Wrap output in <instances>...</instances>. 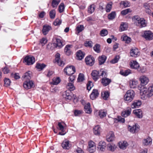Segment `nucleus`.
<instances>
[{"label": "nucleus", "mask_w": 153, "mask_h": 153, "mask_svg": "<svg viewBox=\"0 0 153 153\" xmlns=\"http://www.w3.org/2000/svg\"><path fill=\"white\" fill-rule=\"evenodd\" d=\"M139 89L140 90L141 98L143 100H146L153 95V85L150 86L148 88L142 86Z\"/></svg>", "instance_id": "obj_1"}, {"label": "nucleus", "mask_w": 153, "mask_h": 153, "mask_svg": "<svg viewBox=\"0 0 153 153\" xmlns=\"http://www.w3.org/2000/svg\"><path fill=\"white\" fill-rule=\"evenodd\" d=\"M133 20L136 25L140 27H144L146 26L145 20L143 18H140L137 16H134Z\"/></svg>", "instance_id": "obj_2"}, {"label": "nucleus", "mask_w": 153, "mask_h": 153, "mask_svg": "<svg viewBox=\"0 0 153 153\" xmlns=\"http://www.w3.org/2000/svg\"><path fill=\"white\" fill-rule=\"evenodd\" d=\"M135 96L134 91L131 90L128 91L124 96L125 100L128 102L131 101L134 99Z\"/></svg>", "instance_id": "obj_3"}, {"label": "nucleus", "mask_w": 153, "mask_h": 153, "mask_svg": "<svg viewBox=\"0 0 153 153\" xmlns=\"http://www.w3.org/2000/svg\"><path fill=\"white\" fill-rule=\"evenodd\" d=\"M22 79L24 82L23 83V87L26 89H29V72L27 71L22 76Z\"/></svg>", "instance_id": "obj_4"}, {"label": "nucleus", "mask_w": 153, "mask_h": 153, "mask_svg": "<svg viewBox=\"0 0 153 153\" xmlns=\"http://www.w3.org/2000/svg\"><path fill=\"white\" fill-rule=\"evenodd\" d=\"M142 37L147 41H151L153 39V33L150 30H145L144 31Z\"/></svg>", "instance_id": "obj_5"}, {"label": "nucleus", "mask_w": 153, "mask_h": 153, "mask_svg": "<svg viewBox=\"0 0 153 153\" xmlns=\"http://www.w3.org/2000/svg\"><path fill=\"white\" fill-rule=\"evenodd\" d=\"M64 71L67 75H70L75 72V69L73 66H67L64 69Z\"/></svg>", "instance_id": "obj_6"}, {"label": "nucleus", "mask_w": 153, "mask_h": 153, "mask_svg": "<svg viewBox=\"0 0 153 153\" xmlns=\"http://www.w3.org/2000/svg\"><path fill=\"white\" fill-rule=\"evenodd\" d=\"M85 62L87 65L92 66L95 62V59L92 56H88L85 58Z\"/></svg>", "instance_id": "obj_7"}, {"label": "nucleus", "mask_w": 153, "mask_h": 153, "mask_svg": "<svg viewBox=\"0 0 153 153\" xmlns=\"http://www.w3.org/2000/svg\"><path fill=\"white\" fill-rule=\"evenodd\" d=\"M96 146L95 143L93 141H90L88 143V151L90 153H93L96 150Z\"/></svg>", "instance_id": "obj_8"}, {"label": "nucleus", "mask_w": 153, "mask_h": 153, "mask_svg": "<svg viewBox=\"0 0 153 153\" xmlns=\"http://www.w3.org/2000/svg\"><path fill=\"white\" fill-rule=\"evenodd\" d=\"M64 123L59 122L58 123V127L57 128V129L59 130H60L61 132H59V134L61 135H64L66 133V132L65 130L66 129V127L64 126L63 124H64Z\"/></svg>", "instance_id": "obj_9"}, {"label": "nucleus", "mask_w": 153, "mask_h": 153, "mask_svg": "<svg viewBox=\"0 0 153 153\" xmlns=\"http://www.w3.org/2000/svg\"><path fill=\"white\" fill-rule=\"evenodd\" d=\"M128 130L132 133H137L140 130V126L137 124H135L132 126H129Z\"/></svg>", "instance_id": "obj_10"}, {"label": "nucleus", "mask_w": 153, "mask_h": 153, "mask_svg": "<svg viewBox=\"0 0 153 153\" xmlns=\"http://www.w3.org/2000/svg\"><path fill=\"white\" fill-rule=\"evenodd\" d=\"M106 144L104 141H101L98 144L97 148L99 151L103 152L105 150Z\"/></svg>", "instance_id": "obj_11"}, {"label": "nucleus", "mask_w": 153, "mask_h": 153, "mask_svg": "<svg viewBox=\"0 0 153 153\" xmlns=\"http://www.w3.org/2000/svg\"><path fill=\"white\" fill-rule=\"evenodd\" d=\"M140 53L139 51L137 48H134L130 50V54L132 57H137L140 55Z\"/></svg>", "instance_id": "obj_12"}, {"label": "nucleus", "mask_w": 153, "mask_h": 153, "mask_svg": "<svg viewBox=\"0 0 153 153\" xmlns=\"http://www.w3.org/2000/svg\"><path fill=\"white\" fill-rule=\"evenodd\" d=\"M139 79L141 83L143 85L147 84L149 81V78L145 75H143L140 76Z\"/></svg>", "instance_id": "obj_13"}, {"label": "nucleus", "mask_w": 153, "mask_h": 153, "mask_svg": "<svg viewBox=\"0 0 153 153\" xmlns=\"http://www.w3.org/2000/svg\"><path fill=\"white\" fill-rule=\"evenodd\" d=\"M54 44V47L58 49L62 48L64 45L61 40L59 39H56V42Z\"/></svg>", "instance_id": "obj_14"}, {"label": "nucleus", "mask_w": 153, "mask_h": 153, "mask_svg": "<svg viewBox=\"0 0 153 153\" xmlns=\"http://www.w3.org/2000/svg\"><path fill=\"white\" fill-rule=\"evenodd\" d=\"M55 60L58 65L59 66H63L64 65L63 62L62 61L60 58V54L59 53H57L56 54Z\"/></svg>", "instance_id": "obj_15"}, {"label": "nucleus", "mask_w": 153, "mask_h": 153, "mask_svg": "<svg viewBox=\"0 0 153 153\" xmlns=\"http://www.w3.org/2000/svg\"><path fill=\"white\" fill-rule=\"evenodd\" d=\"M55 60L58 65L59 66H63L64 65L63 62L62 61L60 58V54L59 53H57L56 54Z\"/></svg>", "instance_id": "obj_16"}, {"label": "nucleus", "mask_w": 153, "mask_h": 153, "mask_svg": "<svg viewBox=\"0 0 153 153\" xmlns=\"http://www.w3.org/2000/svg\"><path fill=\"white\" fill-rule=\"evenodd\" d=\"M100 73L99 71H97L96 70H94L92 71L91 73V75L92 76L93 79L95 81H96L99 78Z\"/></svg>", "instance_id": "obj_17"}, {"label": "nucleus", "mask_w": 153, "mask_h": 153, "mask_svg": "<svg viewBox=\"0 0 153 153\" xmlns=\"http://www.w3.org/2000/svg\"><path fill=\"white\" fill-rule=\"evenodd\" d=\"M99 95L98 90L97 89H94L90 95V98L91 100H94L98 97Z\"/></svg>", "instance_id": "obj_18"}, {"label": "nucleus", "mask_w": 153, "mask_h": 153, "mask_svg": "<svg viewBox=\"0 0 153 153\" xmlns=\"http://www.w3.org/2000/svg\"><path fill=\"white\" fill-rule=\"evenodd\" d=\"M111 82L110 79L106 78H102L101 80V83L104 86L108 85Z\"/></svg>", "instance_id": "obj_19"}, {"label": "nucleus", "mask_w": 153, "mask_h": 153, "mask_svg": "<svg viewBox=\"0 0 153 153\" xmlns=\"http://www.w3.org/2000/svg\"><path fill=\"white\" fill-rule=\"evenodd\" d=\"M142 102L141 100H137L134 101L133 103L131 105V108H138L141 105Z\"/></svg>", "instance_id": "obj_20"}, {"label": "nucleus", "mask_w": 153, "mask_h": 153, "mask_svg": "<svg viewBox=\"0 0 153 153\" xmlns=\"http://www.w3.org/2000/svg\"><path fill=\"white\" fill-rule=\"evenodd\" d=\"M51 28V27L49 25H47L43 26L42 30L43 34L44 35H46Z\"/></svg>", "instance_id": "obj_21"}, {"label": "nucleus", "mask_w": 153, "mask_h": 153, "mask_svg": "<svg viewBox=\"0 0 153 153\" xmlns=\"http://www.w3.org/2000/svg\"><path fill=\"white\" fill-rule=\"evenodd\" d=\"M152 139L148 137L146 138H145L143 140V144L144 146H147L152 144Z\"/></svg>", "instance_id": "obj_22"}, {"label": "nucleus", "mask_w": 153, "mask_h": 153, "mask_svg": "<svg viewBox=\"0 0 153 153\" xmlns=\"http://www.w3.org/2000/svg\"><path fill=\"white\" fill-rule=\"evenodd\" d=\"M85 55L84 53L81 50L78 51L76 53V56L77 59L81 60L83 58Z\"/></svg>", "instance_id": "obj_23"}, {"label": "nucleus", "mask_w": 153, "mask_h": 153, "mask_svg": "<svg viewBox=\"0 0 153 153\" xmlns=\"http://www.w3.org/2000/svg\"><path fill=\"white\" fill-rule=\"evenodd\" d=\"M130 65L131 68L135 69H137L140 66L138 63L136 61L131 62Z\"/></svg>", "instance_id": "obj_24"}, {"label": "nucleus", "mask_w": 153, "mask_h": 153, "mask_svg": "<svg viewBox=\"0 0 153 153\" xmlns=\"http://www.w3.org/2000/svg\"><path fill=\"white\" fill-rule=\"evenodd\" d=\"M71 45H68L66 46L65 48L64 52L67 55H70L71 53Z\"/></svg>", "instance_id": "obj_25"}, {"label": "nucleus", "mask_w": 153, "mask_h": 153, "mask_svg": "<svg viewBox=\"0 0 153 153\" xmlns=\"http://www.w3.org/2000/svg\"><path fill=\"white\" fill-rule=\"evenodd\" d=\"M128 146V143L126 141H121L119 143V147L121 149H125Z\"/></svg>", "instance_id": "obj_26"}, {"label": "nucleus", "mask_w": 153, "mask_h": 153, "mask_svg": "<svg viewBox=\"0 0 153 153\" xmlns=\"http://www.w3.org/2000/svg\"><path fill=\"white\" fill-rule=\"evenodd\" d=\"M101 128L99 125H97L93 128V132L95 135H99L100 133Z\"/></svg>", "instance_id": "obj_27"}, {"label": "nucleus", "mask_w": 153, "mask_h": 153, "mask_svg": "<svg viewBox=\"0 0 153 153\" xmlns=\"http://www.w3.org/2000/svg\"><path fill=\"white\" fill-rule=\"evenodd\" d=\"M114 134L112 132H110L107 136L106 139L108 142H110L113 141L114 140Z\"/></svg>", "instance_id": "obj_28"}, {"label": "nucleus", "mask_w": 153, "mask_h": 153, "mask_svg": "<svg viewBox=\"0 0 153 153\" xmlns=\"http://www.w3.org/2000/svg\"><path fill=\"white\" fill-rule=\"evenodd\" d=\"M116 145L114 144L109 143L107 145V149L109 151L114 152L116 149Z\"/></svg>", "instance_id": "obj_29"}, {"label": "nucleus", "mask_w": 153, "mask_h": 153, "mask_svg": "<svg viewBox=\"0 0 153 153\" xmlns=\"http://www.w3.org/2000/svg\"><path fill=\"white\" fill-rule=\"evenodd\" d=\"M84 109L85 112L88 114H90L92 112V110L90 108V103L88 102L84 106Z\"/></svg>", "instance_id": "obj_30"}, {"label": "nucleus", "mask_w": 153, "mask_h": 153, "mask_svg": "<svg viewBox=\"0 0 153 153\" xmlns=\"http://www.w3.org/2000/svg\"><path fill=\"white\" fill-rule=\"evenodd\" d=\"M131 111V108L130 107H128L126 110L122 112V116L124 117H126L130 115Z\"/></svg>", "instance_id": "obj_31"}, {"label": "nucleus", "mask_w": 153, "mask_h": 153, "mask_svg": "<svg viewBox=\"0 0 153 153\" xmlns=\"http://www.w3.org/2000/svg\"><path fill=\"white\" fill-rule=\"evenodd\" d=\"M107 57L104 55H102L100 56L98 58L99 64L101 65L103 64L106 60Z\"/></svg>", "instance_id": "obj_32"}, {"label": "nucleus", "mask_w": 153, "mask_h": 153, "mask_svg": "<svg viewBox=\"0 0 153 153\" xmlns=\"http://www.w3.org/2000/svg\"><path fill=\"white\" fill-rule=\"evenodd\" d=\"M121 39L126 43H129L131 41V38L128 37L126 35H123L121 37Z\"/></svg>", "instance_id": "obj_33"}, {"label": "nucleus", "mask_w": 153, "mask_h": 153, "mask_svg": "<svg viewBox=\"0 0 153 153\" xmlns=\"http://www.w3.org/2000/svg\"><path fill=\"white\" fill-rule=\"evenodd\" d=\"M133 112L138 118H140L142 117V112L140 109L135 110Z\"/></svg>", "instance_id": "obj_34"}, {"label": "nucleus", "mask_w": 153, "mask_h": 153, "mask_svg": "<svg viewBox=\"0 0 153 153\" xmlns=\"http://www.w3.org/2000/svg\"><path fill=\"white\" fill-rule=\"evenodd\" d=\"M67 88L69 90L68 91L71 93V91L74 90L75 88L73 82H69L66 85Z\"/></svg>", "instance_id": "obj_35"}, {"label": "nucleus", "mask_w": 153, "mask_h": 153, "mask_svg": "<svg viewBox=\"0 0 153 153\" xmlns=\"http://www.w3.org/2000/svg\"><path fill=\"white\" fill-rule=\"evenodd\" d=\"M138 82L137 81L134 80H131L129 81V85L131 88H135L137 85Z\"/></svg>", "instance_id": "obj_36"}, {"label": "nucleus", "mask_w": 153, "mask_h": 153, "mask_svg": "<svg viewBox=\"0 0 153 153\" xmlns=\"http://www.w3.org/2000/svg\"><path fill=\"white\" fill-rule=\"evenodd\" d=\"M62 148L64 149H68L69 147V142L67 140H64L62 144Z\"/></svg>", "instance_id": "obj_37"}, {"label": "nucleus", "mask_w": 153, "mask_h": 153, "mask_svg": "<svg viewBox=\"0 0 153 153\" xmlns=\"http://www.w3.org/2000/svg\"><path fill=\"white\" fill-rule=\"evenodd\" d=\"M128 27V25L126 23L122 22L120 27V30L121 31H122L127 29Z\"/></svg>", "instance_id": "obj_38"}, {"label": "nucleus", "mask_w": 153, "mask_h": 153, "mask_svg": "<svg viewBox=\"0 0 153 153\" xmlns=\"http://www.w3.org/2000/svg\"><path fill=\"white\" fill-rule=\"evenodd\" d=\"M98 115L101 118L105 117L107 114L106 111L104 110H101L98 112Z\"/></svg>", "instance_id": "obj_39"}, {"label": "nucleus", "mask_w": 153, "mask_h": 153, "mask_svg": "<svg viewBox=\"0 0 153 153\" xmlns=\"http://www.w3.org/2000/svg\"><path fill=\"white\" fill-rule=\"evenodd\" d=\"M116 14L115 11H112L108 16V18L109 20H112L115 18Z\"/></svg>", "instance_id": "obj_40"}, {"label": "nucleus", "mask_w": 153, "mask_h": 153, "mask_svg": "<svg viewBox=\"0 0 153 153\" xmlns=\"http://www.w3.org/2000/svg\"><path fill=\"white\" fill-rule=\"evenodd\" d=\"M60 81V79L59 77H55L53 79V81L51 83L54 85H56L59 83Z\"/></svg>", "instance_id": "obj_41"}, {"label": "nucleus", "mask_w": 153, "mask_h": 153, "mask_svg": "<svg viewBox=\"0 0 153 153\" xmlns=\"http://www.w3.org/2000/svg\"><path fill=\"white\" fill-rule=\"evenodd\" d=\"M112 2H111L107 4L105 7V10L107 12L110 11L112 8Z\"/></svg>", "instance_id": "obj_42"}, {"label": "nucleus", "mask_w": 153, "mask_h": 153, "mask_svg": "<svg viewBox=\"0 0 153 153\" xmlns=\"http://www.w3.org/2000/svg\"><path fill=\"white\" fill-rule=\"evenodd\" d=\"M95 6L94 4L90 5L88 7V12L90 14L92 13L94 11Z\"/></svg>", "instance_id": "obj_43"}, {"label": "nucleus", "mask_w": 153, "mask_h": 153, "mask_svg": "<svg viewBox=\"0 0 153 153\" xmlns=\"http://www.w3.org/2000/svg\"><path fill=\"white\" fill-rule=\"evenodd\" d=\"M46 65L44 64H41L39 63L36 64V67L37 69H39L40 71H41L43 69Z\"/></svg>", "instance_id": "obj_44"}, {"label": "nucleus", "mask_w": 153, "mask_h": 153, "mask_svg": "<svg viewBox=\"0 0 153 153\" xmlns=\"http://www.w3.org/2000/svg\"><path fill=\"white\" fill-rule=\"evenodd\" d=\"M84 29V27L83 25H78L76 27V30L77 31L76 34H78Z\"/></svg>", "instance_id": "obj_45"}, {"label": "nucleus", "mask_w": 153, "mask_h": 153, "mask_svg": "<svg viewBox=\"0 0 153 153\" xmlns=\"http://www.w3.org/2000/svg\"><path fill=\"white\" fill-rule=\"evenodd\" d=\"M131 73V70L128 69L125 71H120V74L124 76H127L130 74Z\"/></svg>", "instance_id": "obj_46"}, {"label": "nucleus", "mask_w": 153, "mask_h": 153, "mask_svg": "<svg viewBox=\"0 0 153 153\" xmlns=\"http://www.w3.org/2000/svg\"><path fill=\"white\" fill-rule=\"evenodd\" d=\"M4 85L6 87L9 86L11 83L10 80L8 78H5L4 79Z\"/></svg>", "instance_id": "obj_47"}, {"label": "nucleus", "mask_w": 153, "mask_h": 153, "mask_svg": "<svg viewBox=\"0 0 153 153\" xmlns=\"http://www.w3.org/2000/svg\"><path fill=\"white\" fill-rule=\"evenodd\" d=\"M108 33V31L105 29H103L101 30L100 32V35L102 36H106Z\"/></svg>", "instance_id": "obj_48"}, {"label": "nucleus", "mask_w": 153, "mask_h": 153, "mask_svg": "<svg viewBox=\"0 0 153 153\" xmlns=\"http://www.w3.org/2000/svg\"><path fill=\"white\" fill-rule=\"evenodd\" d=\"M100 45L98 44H96L93 47L94 50L97 53H99L100 52Z\"/></svg>", "instance_id": "obj_49"}, {"label": "nucleus", "mask_w": 153, "mask_h": 153, "mask_svg": "<svg viewBox=\"0 0 153 153\" xmlns=\"http://www.w3.org/2000/svg\"><path fill=\"white\" fill-rule=\"evenodd\" d=\"M99 72L100 76H101L102 78H106L107 77V73L105 71L102 70H100V71H99Z\"/></svg>", "instance_id": "obj_50"}, {"label": "nucleus", "mask_w": 153, "mask_h": 153, "mask_svg": "<svg viewBox=\"0 0 153 153\" xmlns=\"http://www.w3.org/2000/svg\"><path fill=\"white\" fill-rule=\"evenodd\" d=\"M55 48V47H54V43L53 44L50 43L47 45L46 48L48 50H52L54 49Z\"/></svg>", "instance_id": "obj_51"}, {"label": "nucleus", "mask_w": 153, "mask_h": 153, "mask_svg": "<svg viewBox=\"0 0 153 153\" xmlns=\"http://www.w3.org/2000/svg\"><path fill=\"white\" fill-rule=\"evenodd\" d=\"M60 0H52V6L53 7H57L59 3L60 2Z\"/></svg>", "instance_id": "obj_52"}, {"label": "nucleus", "mask_w": 153, "mask_h": 153, "mask_svg": "<svg viewBox=\"0 0 153 153\" xmlns=\"http://www.w3.org/2000/svg\"><path fill=\"white\" fill-rule=\"evenodd\" d=\"M109 93L108 91H105L102 93V96L104 99L106 100L108 97Z\"/></svg>", "instance_id": "obj_53"}, {"label": "nucleus", "mask_w": 153, "mask_h": 153, "mask_svg": "<svg viewBox=\"0 0 153 153\" xmlns=\"http://www.w3.org/2000/svg\"><path fill=\"white\" fill-rule=\"evenodd\" d=\"M35 58L32 55H29V65H33L35 62Z\"/></svg>", "instance_id": "obj_54"}, {"label": "nucleus", "mask_w": 153, "mask_h": 153, "mask_svg": "<svg viewBox=\"0 0 153 153\" xmlns=\"http://www.w3.org/2000/svg\"><path fill=\"white\" fill-rule=\"evenodd\" d=\"M49 15L51 19H54L56 15V12L55 10H51L50 12Z\"/></svg>", "instance_id": "obj_55"}, {"label": "nucleus", "mask_w": 153, "mask_h": 153, "mask_svg": "<svg viewBox=\"0 0 153 153\" xmlns=\"http://www.w3.org/2000/svg\"><path fill=\"white\" fill-rule=\"evenodd\" d=\"M64 95H65L64 97L66 99L70 100L71 98V96L70 95L69 92L66 91L64 93Z\"/></svg>", "instance_id": "obj_56"}, {"label": "nucleus", "mask_w": 153, "mask_h": 153, "mask_svg": "<svg viewBox=\"0 0 153 153\" xmlns=\"http://www.w3.org/2000/svg\"><path fill=\"white\" fill-rule=\"evenodd\" d=\"M121 4L125 7H129L130 6V3L127 1H123L121 2Z\"/></svg>", "instance_id": "obj_57"}, {"label": "nucleus", "mask_w": 153, "mask_h": 153, "mask_svg": "<svg viewBox=\"0 0 153 153\" xmlns=\"http://www.w3.org/2000/svg\"><path fill=\"white\" fill-rule=\"evenodd\" d=\"M84 79V75L83 74H80L77 79V80L78 82H82Z\"/></svg>", "instance_id": "obj_58"}, {"label": "nucleus", "mask_w": 153, "mask_h": 153, "mask_svg": "<svg viewBox=\"0 0 153 153\" xmlns=\"http://www.w3.org/2000/svg\"><path fill=\"white\" fill-rule=\"evenodd\" d=\"M23 62L26 65H29V55H27L24 58Z\"/></svg>", "instance_id": "obj_59"}, {"label": "nucleus", "mask_w": 153, "mask_h": 153, "mask_svg": "<svg viewBox=\"0 0 153 153\" xmlns=\"http://www.w3.org/2000/svg\"><path fill=\"white\" fill-rule=\"evenodd\" d=\"M130 12V9L129 8H128L122 11L121 12V14L123 15H125Z\"/></svg>", "instance_id": "obj_60"}, {"label": "nucleus", "mask_w": 153, "mask_h": 153, "mask_svg": "<svg viewBox=\"0 0 153 153\" xmlns=\"http://www.w3.org/2000/svg\"><path fill=\"white\" fill-rule=\"evenodd\" d=\"M65 8L64 5L63 3H61L59 7V11L60 13L62 12Z\"/></svg>", "instance_id": "obj_61"}, {"label": "nucleus", "mask_w": 153, "mask_h": 153, "mask_svg": "<svg viewBox=\"0 0 153 153\" xmlns=\"http://www.w3.org/2000/svg\"><path fill=\"white\" fill-rule=\"evenodd\" d=\"M47 40L45 38H43L40 40V42L42 46H43L47 43Z\"/></svg>", "instance_id": "obj_62"}, {"label": "nucleus", "mask_w": 153, "mask_h": 153, "mask_svg": "<svg viewBox=\"0 0 153 153\" xmlns=\"http://www.w3.org/2000/svg\"><path fill=\"white\" fill-rule=\"evenodd\" d=\"M120 58L119 56H116L111 61V62L113 64L116 63L118 62Z\"/></svg>", "instance_id": "obj_63"}, {"label": "nucleus", "mask_w": 153, "mask_h": 153, "mask_svg": "<svg viewBox=\"0 0 153 153\" xmlns=\"http://www.w3.org/2000/svg\"><path fill=\"white\" fill-rule=\"evenodd\" d=\"M62 22L61 20L59 19H56L53 22V24L54 25L57 26L60 25Z\"/></svg>", "instance_id": "obj_64"}]
</instances>
